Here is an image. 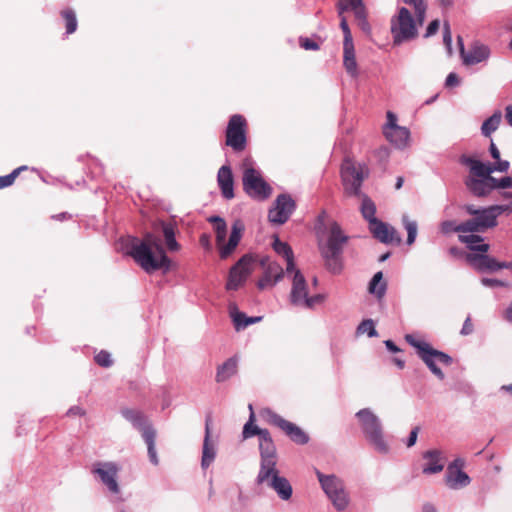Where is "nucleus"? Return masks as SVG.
<instances>
[{
  "instance_id": "nucleus-17",
  "label": "nucleus",
  "mask_w": 512,
  "mask_h": 512,
  "mask_svg": "<svg viewBox=\"0 0 512 512\" xmlns=\"http://www.w3.org/2000/svg\"><path fill=\"white\" fill-rule=\"evenodd\" d=\"M465 460L455 458L447 467L445 481L450 489H459L468 486L471 483L469 475L463 471Z\"/></svg>"
},
{
  "instance_id": "nucleus-43",
  "label": "nucleus",
  "mask_w": 512,
  "mask_h": 512,
  "mask_svg": "<svg viewBox=\"0 0 512 512\" xmlns=\"http://www.w3.org/2000/svg\"><path fill=\"white\" fill-rule=\"evenodd\" d=\"M23 170H27V166H20L14 169L10 174L0 176V189L11 186Z\"/></svg>"
},
{
  "instance_id": "nucleus-58",
  "label": "nucleus",
  "mask_w": 512,
  "mask_h": 512,
  "mask_svg": "<svg viewBox=\"0 0 512 512\" xmlns=\"http://www.w3.org/2000/svg\"><path fill=\"white\" fill-rule=\"evenodd\" d=\"M347 1H348V4L346 6L349 7L353 12H357V14H359V15L362 13V6L364 5L362 0H347Z\"/></svg>"
},
{
  "instance_id": "nucleus-49",
  "label": "nucleus",
  "mask_w": 512,
  "mask_h": 512,
  "mask_svg": "<svg viewBox=\"0 0 512 512\" xmlns=\"http://www.w3.org/2000/svg\"><path fill=\"white\" fill-rule=\"evenodd\" d=\"M492 214L494 215V219L497 220L498 216H500L503 213L510 214L512 212V205L506 204V205H492L489 206Z\"/></svg>"
},
{
  "instance_id": "nucleus-64",
  "label": "nucleus",
  "mask_w": 512,
  "mask_h": 512,
  "mask_svg": "<svg viewBox=\"0 0 512 512\" xmlns=\"http://www.w3.org/2000/svg\"><path fill=\"white\" fill-rule=\"evenodd\" d=\"M498 188H512V177H503L498 182Z\"/></svg>"
},
{
  "instance_id": "nucleus-33",
  "label": "nucleus",
  "mask_w": 512,
  "mask_h": 512,
  "mask_svg": "<svg viewBox=\"0 0 512 512\" xmlns=\"http://www.w3.org/2000/svg\"><path fill=\"white\" fill-rule=\"evenodd\" d=\"M465 185L477 197H484L491 193V186H488L483 178H465Z\"/></svg>"
},
{
  "instance_id": "nucleus-34",
  "label": "nucleus",
  "mask_w": 512,
  "mask_h": 512,
  "mask_svg": "<svg viewBox=\"0 0 512 512\" xmlns=\"http://www.w3.org/2000/svg\"><path fill=\"white\" fill-rule=\"evenodd\" d=\"M343 49H344L343 62H344L345 69L350 75L355 76L357 74V62H356L353 42L343 43Z\"/></svg>"
},
{
  "instance_id": "nucleus-22",
  "label": "nucleus",
  "mask_w": 512,
  "mask_h": 512,
  "mask_svg": "<svg viewBox=\"0 0 512 512\" xmlns=\"http://www.w3.org/2000/svg\"><path fill=\"white\" fill-rule=\"evenodd\" d=\"M211 424L212 416L211 414H207L205 418V435L201 459V467L203 469H207L212 464L216 457V450L214 444L211 442Z\"/></svg>"
},
{
  "instance_id": "nucleus-13",
  "label": "nucleus",
  "mask_w": 512,
  "mask_h": 512,
  "mask_svg": "<svg viewBox=\"0 0 512 512\" xmlns=\"http://www.w3.org/2000/svg\"><path fill=\"white\" fill-rule=\"evenodd\" d=\"M462 208L472 216L465 221L468 233H483L497 225V220L494 219L489 207L476 208L474 205L466 204Z\"/></svg>"
},
{
  "instance_id": "nucleus-60",
  "label": "nucleus",
  "mask_w": 512,
  "mask_h": 512,
  "mask_svg": "<svg viewBox=\"0 0 512 512\" xmlns=\"http://www.w3.org/2000/svg\"><path fill=\"white\" fill-rule=\"evenodd\" d=\"M396 121H397L396 115L389 111L387 113V123L384 126V129H391L392 127L398 126Z\"/></svg>"
},
{
  "instance_id": "nucleus-32",
  "label": "nucleus",
  "mask_w": 512,
  "mask_h": 512,
  "mask_svg": "<svg viewBox=\"0 0 512 512\" xmlns=\"http://www.w3.org/2000/svg\"><path fill=\"white\" fill-rule=\"evenodd\" d=\"M458 239L461 243L466 244L467 247L471 251H474L475 253L476 252L487 253L490 248L489 244H486V243L478 244L480 242H483V238L480 235H477L475 233H471L470 235H464L463 233L459 234Z\"/></svg>"
},
{
  "instance_id": "nucleus-4",
  "label": "nucleus",
  "mask_w": 512,
  "mask_h": 512,
  "mask_svg": "<svg viewBox=\"0 0 512 512\" xmlns=\"http://www.w3.org/2000/svg\"><path fill=\"white\" fill-rule=\"evenodd\" d=\"M404 339L416 350L417 356L425 363L431 373L439 380H444L445 374L436 362L450 366L453 363V358L449 354L433 348L428 342L418 338L415 334H406Z\"/></svg>"
},
{
  "instance_id": "nucleus-15",
  "label": "nucleus",
  "mask_w": 512,
  "mask_h": 512,
  "mask_svg": "<svg viewBox=\"0 0 512 512\" xmlns=\"http://www.w3.org/2000/svg\"><path fill=\"white\" fill-rule=\"evenodd\" d=\"M255 259L251 255H244L238 262L231 268L229 278L226 284L227 289H238L252 273L255 268Z\"/></svg>"
},
{
  "instance_id": "nucleus-3",
  "label": "nucleus",
  "mask_w": 512,
  "mask_h": 512,
  "mask_svg": "<svg viewBox=\"0 0 512 512\" xmlns=\"http://www.w3.org/2000/svg\"><path fill=\"white\" fill-rule=\"evenodd\" d=\"M404 2L414 7L416 20H414L410 11L405 7H401L398 10V14L392 17L391 34L393 43L396 45L417 37V25H423L427 10L425 0H404Z\"/></svg>"
},
{
  "instance_id": "nucleus-21",
  "label": "nucleus",
  "mask_w": 512,
  "mask_h": 512,
  "mask_svg": "<svg viewBox=\"0 0 512 512\" xmlns=\"http://www.w3.org/2000/svg\"><path fill=\"white\" fill-rule=\"evenodd\" d=\"M460 53L466 65H475L488 59L490 50L486 45L475 43L468 52H465L462 38L458 37Z\"/></svg>"
},
{
  "instance_id": "nucleus-29",
  "label": "nucleus",
  "mask_w": 512,
  "mask_h": 512,
  "mask_svg": "<svg viewBox=\"0 0 512 512\" xmlns=\"http://www.w3.org/2000/svg\"><path fill=\"white\" fill-rule=\"evenodd\" d=\"M279 471L276 469V456H269L261 458L260 470L256 478L257 484H263L268 481L273 475H278Z\"/></svg>"
},
{
  "instance_id": "nucleus-18",
  "label": "nucleus",
  "mask_w": 512,
  "mask_h": 512,
  "mask_svg": "<svg viewBox=\"0 0 512 512\" xmlns=\"http://www.w3.org/2000/svg\"><path fill=\"white\" fill-rule=\"evenodd\" d=\"M369 230L372 235L382 243L399 245L402 241L401 236L394 227L379 219L372 220V224L369 225Z\"/></svg>"
},
{
  "instance_id": "nucleus-12",
  "label": "nucleus",
  "mask_w": 512,
  "mask_h": 512,
  "mask_svg": "<svg viewBox=\"0 0 512 512\" xmlns=\"http://www.w3.org/2000/svg\"><path fill=\"white\" fill-rule=\"evenodd\" d=\"M247 121L239 114L232 115L225 131V144L234 152H242L247 146Z\"/></svg>"
},
{
  "instance_id": "nucleus-9",
  "label": "nucleus",
  "mask_w": 512,
  "mask_h": 512,
  "mask_svg": "<svg viewBox=\"0 0 512 512\" xmlns=\"http://www.w3.org/2000/svg\"><path fill=\"white\" fill-rule=\"evenodd\" d=\"M259 416L264 422L282 430L289 439L297 445H305L309 442V435L296 424L284 419L271 408H263Z\"/></svg>"
},
{
  "instance_id": "nucleus-19",
  "label": "nucleus",
  "mask_w": 512,
  "mask_h": 512,
  "mask_svg": "<svg viewBox=\"0 0 512 512\" xmlns=\"http://www.w3.org/2000/svg\"><path fill=\"white\" fill-rule=\"evenodd\" d=\"M92 472L99 476L102 483L105 484L112 493L116 494L119 492V485L116 480L117 467L115 464L111 462L96 463Z\"/></svg>"
},
{
  "instance_id": "nucleus-41",
  "label": "nucleus",
  "mask_w": 512,
  "mask_h": 512,
  "mask_svg": "<svg viewBox=\"0 0 512 512\" xmlns=\"http://www.w3.org/2000/svg\"><path fill=\"white\" fill-rule=\"evenodd\" d=\"M386 290V283L383 281V274L381 271L377 272L369 283L370 293L376 294L379 298L382 297Z\"/></svg>"
},
{
  "instance_id": "nucleus-53",
  "label": "nucleus",
  "mask_w": 512,
  "mask_h": 512,
  "mask_svg": "<svg viewBox=\"0 0 512 512\" xmlns=\"http://www.w3.org/2000/svg\"><path fill=\"white\" fill-rule=\"evenodd\" d=\"M510 167V164L506 160H496V163L492 165V172L499 171V172H507Z\"/></svg>"
},
{
  "instance_id": "nucleus-6",
  "label": "nucleus",
  "mask_w": 512,
  "mask_h": 512,
  "mask_svg": "<svg viewBox=\"0 0 512 512\" xmlns=\"http://www.w3.org/2000/svg\"><path fill=\"white\" fill-rule=\"evenodd\" d=\"M208 222L213 224L214 232L216 234V246L219 250L221 259L228 258L238 246L242 233L244 231V224L240 220H236L232 225L231 234L228 242L226 243L227 224L225 220L219 216H211Z\"/></svg>"
},
{
  "instance_id": "nucleus-20",
  "label": "nucleus",
  "mask_w": 512,
  "mask_h": 512,
  "mask_svg": "<svg viewBox=\"0 0 512 512\" xmlns=\"http://www.w3.org/2000/svg\"><path fill=\"white\" fill-rule=\"evenodd\" d=\"M466 261L473 269L479 272H494L501 269V262L482 252L467 254Z\"/></svg>"
},
{
  "instance_id": "nucleus-38",
  "label": "nucleus",
  "mask_w": 512,
  "mask_h": 512,
  "mask_svg": "<svg viewBox=\"0 0 512 512\" xmlns=\"http://www.w3.org/2000/svg\"><path fill=\"white\" fill-rule=\"evenodd\" d=\"M502 115L500 112H495L492 116L486 119L481 127L482 134L489 137L500 125Z\"/></svg>"
},
{
  "instance_id": "nucleus-36",
  "label": "nucleus",
  "mask_w": 512,
  "mask_h": 512,
  "mask_svg": "<svg viewBox=\"0 0 512 512\" xmlns=\"http://www.w3.org/2000/svg\"><path fill=\"white\" fill-rule=\"evenodd\" d=\"M145 443L147 444V450H148V456L149 460L152 464L157 465L158 464V457L155 449V438H156V431L154 428H147L144 431V436H142Z\"/></svg>"
},
{
  "instance_id": "nucleus-25",
  "label": "nucleus",
  "mask_w": 512,
  "mask_h": 512,
  "mask_svg": "<svg viewBox=\"0 0 512 512\" xmlns=\"http://www.w3.org/2000/svg\"><path fill=\"white\" fill-rule=\"evenodd\" d=\"M120 413L128 422L132 424L135 429L142 433V436H144V431L147 428H153L152 425L148 422L147 417L140 410L122 408Z\"/></svg>"
},
{
  "instance_id": "nucleus-35",
  "label": "nucleus",
  "mask_w": 512,
  "mask_h": 512,
  "mask_svg": "<svg viewBox=\"0 0 512 512\" xmlns=\"http://www.w3.org/2000/svg\"><path fill=\"white\" fill-rule=\"evenodd\" d=\"M162 232L165 239V243L167 246V249L169 251H178L180 249V245L175 239V231L176 227L172 223H165L162 222Z\"/></svg>"
},
{
  "instance_id": "nucleus-39",
  "label": "nucleus",
  "mask_w": 512,
  "mask_h": 512,
  "mask_svg": "<svg viewBox=\"0 0 512 512\" xmlns=\"http://www.w3.org/2000/svg\"><path fill=\"white\" fill-rule=\"evenodd\" d=\"M61 17L65 22V28L67 34H72L77 30V17L74 10L70 8L63 9L60 12Z\"/></svg>"
},
{
  "instance_id": "nucleus-47",
  "label": "nucleus",
  "mask_w": 512,
  "mask_h": 512,
  "mask_svg": "<svg viewBox=\"0 0 512 512\" xmlns=\"http://www.w3.org/2000/svg\"><path fill=\"white\" fill-rule=\"evenodd\" d=\"M405 229L407 230V244L412 245L417 235V224L414 221H410L407 218L403 219Z\"/></svg>"
},
{
  "instance_id": "nucleus-23",
  "label": "nucleus",
  "mask_w": 512,
  "mask_h": 512,
  "mask_svg": "<svg viewBox=\"0 0 512 512\" xmlns=\"http://www.w3.org/2000/svg\"><path fill=\"white\" fill-rule=\"evenodd\" d=\"M459 162L468 169L469 173L466 178L478 179L492 173L491 164H485L475 157L464 154L460 157Z\"/></svg>"
},
{
  "instance_id": "nucleus-45",
  "label": "nucleus",
  "mask_w": 512,
  "mask_h": 512,
  "mask_svg": "<svg viewBox=\"0 0 512 512\" xmlns=\"http://www.w3.org/2000/svg\"><path fill=\"white\" fill-rule=\"evenodd\" d=\"M229 315L231 317V320H262V316H252L247 317L244 313L240 312L237 305L234 303L229 304L228 307Z\"/></svg>"
},
{
  "instance_id": "nucleus-30",
  "label": "nucleus",
  "mask_w": 512,
  "mask_h": 512,
  "mask_svg": "<svg viewBox=\"0 0 512 512\" xmlns=\"http://www.w3.org/2000/svg\"><path fill=\"white\" fill-rule=\"evenodd\" d=\"M273 249L275 252L282 256L286 261V272L287 274H291V272L295 268L294 264V254L291 247L286 243L279 240L278 237H275L273 242Z\"/></svg>"
},
{
  "instance_id": "nucleus-8",
  "label": "nucleus",
  "mask_w": 512,
  "mask_h": 512,
  "mask_svg": "<svg viewBox=\"0 0 512 512\" xmlns=\"http://www.w3.org/2000/svg\"><path fill=\"white\" fill-rule=\"evenodd\" d=\"M242 169V185L245 193L255 200L268 199L272 194V187L264 180L261 172L254 168L249 159L243 161Z\"/></svg>"
},
{
  "instance_id": "nucleus-57",
  "label": "nucleus",
  "mask_w": 512,
  "mask_h": 512,
  "mask_svg": "<svg viewBox=\"0 0 512 512\" xmlns=\"http://www.w3.org/2000/svg\"><path fill=\"white\" fill-rule=\"evenodd\" d=\"M443 41L447 48L451 49L452 44V36L450 31V26L447 22L444 23V33H443Z\"/></svg>"
},
{
  "instance_id": "nucleus-40",
  "label": "nucleus",
  "mask_w": 512,
  "mask_h": 512,
  "mask_svg": "<svg viewBox=\"0 0 512 512\" xmlns=\"http://www.w3.org/2000/svg\"><path fill=\"white\" fill-rule=\"evenodd\" d=\"M261 265L265 267V272L274 278V282H278L282 279L284 270L278 263L271 262L268 258H265L261 261Z\"/></svg>"
},
{
  "instance_id": "nucleus-37",
  "label": "nucleus",
  "mask_w": 512,
  "mask_h": 512,
  "mask_svg": "<svg viewBox=\"0 0 512 512\" xmlns=\"http://www.w3.org/2000/svg\"><path fill=\"white\" fill-rule=\"evenodd\" d=\"M145 443L147 444V450H148V456L149 460L152 464L157 465L158 464V457L155 449V438H156V431L154 428H147L144 431V436H142Z\"/></svg>"
},
{
  "instance_id": "nucleus-52",
  "label": "nucleus",
  "mask_w": 512,
  "mask_h": 512,
  "mask_svg": "<svg viewBox=\"0 0 512 512\" xmlns=\"http://www.w3.org/2000/svg\"><path fill=\"white\" fill-rule=\"evenodd\" d=\"M276 282H274V278L269 276L266 272L264 273L263 277L258 281L257 286L259 289H265L268 287L274 286Z\"/></svg>"
},
{
  "instance_id": "nucleus-28",
  "label": "nucleus",
  "mask_w": 512,
  "mask_h": 512,
  "mask_svg": "<svg viewBox=\"0 0 512 512\" xmlns=\"http://www.w3.org/2000/svg\"><path fill=\"white\" fill-rule=\"evenodd\" d=\"M238 372V357L234 355L217 367L215 380L222 383L236 375Z\"/></svg>"
},
{
  "instance_id": "nucleus-31",
  "label": "nucleus",
  "mask_w": 512,
  "mask_h": 512,
  "mask_svg": "<svg viewBox=\"0 0 512 512\" xmlns=\"http://www.w3.org/2000/svg\"><path fill=\"white\" fill-rule=\"evenodd\" d=\"M383 133L388 141L398 147L405 146L410 136V132L406 127L396 126L391 129H383Z\"/></svg>"
},
{
  "instance_id": "nucleus-14",
  "label": "nucleus",
  "mask_w": 512,
  "mask_h": 512,
  "mask_svg": "<svg viewBox=\"0 0 512 512\" xmlns=\"http://www.w3.org/2000/svg\"><path fill=\"white\" fill-rule=\"evenodd\" d=\"M291 273H293V279L290 297L293 304L313 308L322 302L323 296L320 294L308 296L306 280L299 270L294 268Z\"/></svg>"
},
{
  "instance_id": "nucleus-16",
  "label": "nucleus",
  "mask_w": 512,
  "mask_h": 512,
  "mask_svg": "<svg viewBox=\"0 0 512 512\" xmlns=\"http://www.w3.org/2000/svg\"><path fill=\"white\" fill-rule=\"evenodd\" d=\"M295 207V201L290 195H278L273 207L269 210V221L275 224H284L289 219Z\"/></svg>"
},
{
  "instance_id": "nucleus-55",
  "label": "nucleus",
  "mask_w": 512,
  "mask_h": 512,
  "mask_svg": "<svg viewBox=\"0 0 512 512\" xmlns=\"http://www.w3.org/2000/svg\"><path fill=\"white\" fill-rule=\"evenodd\" d=\"M420 431V427L419 426H415L411 431H410V434L407 438V441H406V446L407 447H412L415 445L416 441H417V437H418V433Z\"/></svg>"
},
{
  "instance_id": "nucleus-63",
  "label": "nucleus",
  "mask_w": 512,
  "mask_h": 512,
  "mask_svg": "<svg viewBox=\"0 0 512 512\" xmlns=\"http://www.w3.org/2000/svg\"><path fill=\"white\" fill-rule=\"evenodd\" d=\"M384 345L391 353H398L402 351L392 340H385Z\"/></svg>"
},
{
  "instance_id": "nucleus-46",
  "label": "nucleus",
  "mask_w": 512,
  "mask_h": 512,
  "mask_svg": "<svg viewBox=\"0 0 512 512\" xmlns=\"http://www.w3.org/2000/svg\"><path fill=\"white\" fill-rule=\"evenodd\" d=\"M376 322H360L358 327L356 328V335L359 336L361 334L367 333L368 337H375L378 335L375 324Z\"/></svg>"
},
{
  "instance_id": "nucleus-44",
  "label": "nucleus",
  "mask_w": 512,
  "mask_h": 512,
  "mask_svg": "<svg viewBox=\"0 0 512 512\" xmlns=\"http://www.w3.org/2000/svg\"><path fill=\"white\" fill-rule=\"evenodd\" d=\"M349 7L347 6H340L339 7V16L341 17V21H340V28L343 32V35H344V42L343 43H351L353 42L352 40V34H351V31H350V28L348 26V23H347V20L345 17L342 16L344 10H347Z\"/></svg>"
},
{
  "instance_id": "nucleus-5",
  "label": "nucleus",
  "mask_w": 512,
  "mask_h": 512,
  "mask_svg": "<svg viewBox=\"0 0 512 512\" xmlns=\"http://www.w3.org/2000/svg\"><path fill=\"white\" fill-rule=\"evenodd\" d=\"M348 239L340 225L333 222L330 226L327 243L320 245V252L325 260V265L334 274L340 273L342 270V252Z\"/></svg>"
},
{
  "instance_id": "nucleus-59",
  "label": "nucleus",
  "mask_w": 512,
  "mask_h": 512,
  "mask_svg": "<svg viewBox=\"0 0 512 512\" xmlns=\"http://www.w3.org/2000/svg\"><path fill=\"white\" fill-rule=\"evenodd\" d=\"M66 415L67 416H84L85 415V410L83 408H81L80 406H72L68 409V411L66 412Z\"/></svg>"
},
{
  "instance_id": "nucleus-50",
  "label": "nucleus",
  "mask_w": 512,
  "mask_h": 512,
  "mask_svg": "<svg viewBox=\"0 0 512 512\" xmlns=\"http://www.w3.org/2000/svg\"><path fill=\"white\" fill-rule=\"evenodd\" d=\"M299 45L301 48L305 49V50H318L319 49V45L317 42H315L314 40L310 39V38H307V37H300L299 38Z\"/></svg>"
},
{
  "instance_id": "nucleus-24",
  "label": "nucleus",
  "mask_w": 512,
  "mask_h": 512,
  "mask_svg": "<svg viewBox=\"0 0 512 512\" xmlns=\"http://www.w3.org/2000/svg\"><path fill=\"white\" fill-rule=\"evenodd\" d=\"M217 182L223 197L226 199H232L234 197V178L229 165H223L220 167L217 174Z\"/></svg>"
},
{
  "instance_id": "nucleus-1",
  "label": "nucleus",
  "mask_w": 512,
  "mask_h": 512,
  "mask_svg": "<svg viewBox=\"0 0 512 512\" xmlns=\"http://www.w3.org/2000/svg\"><path fill=\"white\" fill-rule=\"evenodd\" d=\"M341 180L344 193L347 196H357L362 199L360 211L369 225L373 219H377L375 203L361 192V186L365 178L368 177L369 170L365 164L356 163L350 158H346L341 165Z\"/></svg>"
},
{
  "instance_id": "nucleus-62",
  "label": "nucleus",
  "mask_w": 512,
  "mask_h": 512,
  "mask_svg": "<svg viewBox=\"0 0 512 512\" xmlns=\"http://www.w3.org/2000/svg\"><path fill=\"white\" fill-rule=\"evenodd\" d=\"M459 84V77L456 73H450L446 78V86L453 87Z\"/></svg>"
},
{
  "instance_id": "nucleus-51",
  "label": "nucleus",
  "mask_w": 512,
  "mask_h": 512,
  "mask_svg": "<svg viewBox=\"0 0 512 512\" xmlns=\"http://www.w3.org/2000/svg\"><path fill=\"white\" fill-rule=\"evenodd\" d=\"M355 18L358 20V24L363 31H369L370 25L366 19V10L365 6H362V13L359 15L357 12H354Z\"/></svg>"
},
{
  "instance_id": "nucleus-56",
  "label": "nucleus",
  "mask_w": 512,
  "mask_h": 512,
  "mask_svg": "<svg viewBox=\"0 0 512 512\" xmlns=\"http://www.w3.org/2000/svg\"><path fill=\"white\" fill-rule=\"evenodd\" d=\"M482 284L487 287H505L506 283L498 280V279H491V278H482L481 280Z\"/></svg>"
},
{
  "instance_id": "nucleus-61",
  "label": "nucleus",
  "mask_w": 512,
  "mask_h": 512,
  "mask_svg": "<svg viewBox=\"0 0 512 512\" xmlns=\"http://www.w3.org/2000/svg\"><path fill=\"white\" fill-rule=\"evenodd\" d=\"M492 173H488V176H484L483 179L486 182L488 186H491V191L498 188V182L499 180L494 178Z\"/></svg>"
},
{
  "instance_id": "nucleus-48",
  "label": "nucleus",
  "mask_w": 512,
  "mask_h": 512,
  "mask_svg": "<svg viewBox=\"0 0 512 512\" xmlns=\"http://www.w3.org/2000/svg\"><path fill=\"white\" fill-rule=\"evenodd\" d=\"M94 360L95 362L101 366V367H104V368H108L110 366H112L113 364V361L111 359V355L109 352H107L106 350H101L95 357H94Z\"/></svg>"
},
{
  "instance_id": "nucleus-11",
  "label": "nucleus",
  "mask_w": 512,
  "mask_h": 512,
  "mask_svg": "<svg viewBox=\"0 0 512 512\" xmlns=\"http://www.w3.org/2000/svg\"><path fill=\"white\" fill-rule=\"evenodd\" d=\"M317 479L321 488L338 511H343L349 504V498L344 489L342 480L334 474L326 475L316 470Z\"/></svg>"
},
{
  "instance_id": "nucleus-10",
  "label": "nucleus",
  "mask_w": 512,
  "mask_h": 512,
  "mask_svg": "<svg viewBox=\"0 0 512 512\" xmlns=\"http://www.w3.org/2000/svg\"><path fill=\"white\" fill-rule=\"evenodd\" d=\"M250 415L248 421L244 424L242 430L243 439H249L254 436L259 438L260 458L276 456L277 449L268 429L260 428L254 424L255 414L252 404H249Z\"/></svg>"
},
{
  "instance_id": "nucleus-42",
  "label": "nucleus",
  "mask_w": 512,
  "mask_h": 512,
  "mask_svg": "<svg viewBox=\"0 0 512 512\" xmlns=\"http://www.w3.org/2000/svg\"><path fill=\"white\" fill-rule=\"evenodd\" d=\"M441 231L444 234H448L451 232H457V233H468L466 222H462L460 224H457L455 221H444L441 223Z\"/></svg>"
},
{
  "instance_id": "nucleus-2",
  "label": "nucleus",
  "mask_w": 512,
  "mask_h": 512,
  "mask_svg": "<svg viewBox=\"0 0 512 512\" xmlns=\"http://www.w3.org/2000/svg\"><path fill=\"white\" fill-rule=\"evenodd\" d=\"M129 254L148 273L159 269L169 270L171 265L160 239L151 233H147L142 240L134 239Z\"/></svg>"
},
{
  "instance_id": "nucleus-26",
  "label": "nucleus",
  "mask_w": 512,
  "mask_h": 512,
  "mask_svg": "<svg viewBox=\"0 0 512 512\" xmlns=\"http://www.w3.org/2000/svg\"><path fill=\"white\" fill-rule=\"evenodd\" d=\"M268 486L271 487L278 495V497L284 501L289 500L292 497L293 489L287 478L284 476L273 475L268 481Z\"/></svg>"
},
{
  "instance_id": "nucleus-27",
  "label": "nucleus",
  "mask_w": 512,
  "mask_h": 512,
  "mask_svg": "<svg viewBox=\"0 0 512 512\" xmlns=\"http://www.w3.org/2000/svg\"><path fill=\"white\" fill-rule=\"evenodd\" d=\"M441 455V451L437 449L425 451L422 457L428 460V463L423 467L422 472L427 475L441 472L444 468V463H441Z\"/></svg>"
},
{
  "instance_id": "nucleus-54",
  "label": "nucleus",
  "mask_w": 512,
  "mask_h": 512,
  "mask_svg": "<svg viewBox=\"0 0 512 512\" xmlns=\"http://www.w3.org/2000/svg\"><path fill=\"white\" fill-rule=\"evenodd\" d=\"M440 22L439 20L435 19L428 25L426 29V33L424 35L425 38L431 37L437 33L439 30Z\"/></svg>"
},
{
  "instance_id": "nucleus-7",
  "label": "nucleus",
  "mask_w": 512,
  "mask_h": 512,
  "mask_svg": "<svg viewBox=\"0 0 512 512\" xmlns=\"http://www.w3.org/2000/svg\"><path fill=\"white\" fill-rule=\"evenodd\" d=\"M356 417L368 442L378 453L387 454L389 446L384 440L380 419L369 408L359 410L356 413Z\"/></svg>"
}]
</instances>
